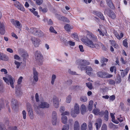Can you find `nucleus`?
<instances>
[{"label": "nucleus", "mask_w": 130, "mask_h": 130, "mask_svg": "<svg viewBox=\"0 0 130 130\" xmlns=\"http://www.w3.org/2000/svg\"><path fill=\"white\" fill-rule=\"evenodd\" d=\"M68 123L69 126L71 125L73 123V120L71 119H69L68 121Z\"/></svg>", "instance_id": "nucleus-60"}, {"label": "nucleus", "mask_w": 130, "mask_h": 130, "mask_svg": "<svg viewBox=\"0 0 130 130\" xmlns=\"http://www.w3.org/2000/svg\"><path fill=\"white\" fill-rule=\"evenodd\" d=\"M97 122L96 123L95 125H96V127L97 129L98 128H100L102 123V120L101 119H98L97 120Z\"/></svg>", "instance_id": "nucleus-22"}, {"label": "nucleus", "mask_w": 130, "mask_h": 130, "mask_svg": "<svg viewBox=\"0 0 130 130\" xmlns=\"http://www.w3.org/2000/svg\"><path fill=\"white\" fill-rule=\"evenodd\" d=\"M79 48L80 52H83L84 51L83 47L82 45H79Z\"/></svg>", "instance_id": "nucleus-61"}, {"label": "nucleus", "mask_w": 130, "mask_h": 130, "mask_svg": "<svg viewBox=\"0 0 130 130\" xmlns=\"http://www.w3.org/2000/svg\"><path fill=\"white\" fill-rule=\"evenodd\" d=\"M93 102L91 100L89 101L88 106V109L90 111L91 110L93 107Z\"/></svg>", "instance_id": "nucleus-28"}, {"label": "nucleus", "mask_w": 130, "mask_h": 130, "mask_svg": "<svg viewBox=\"0 0 130 130\" xmlns=\"http://www.w3.org/2000/svg\"><path fill=\"white\" fill-rule=\"evenodd\" d=\"M123 43V45L124 46L126 47H128L127 45L128 43L127 42V40L126 39H125L124 40Z\"/></svg>", "instance_id": "nucleus-42"}, {"label": "nucleus", "mask_w": 130, "mask_h": 130, "mask_svg": "<svg viewBox=\"0 0 130 130\" xmlns=\"http://www.w3.org/2000/svg\"><path fill=\"white\" fill-rule=\"evenodd\" d=\"M106 1L108 6L111 8L113 9L114 8V6L111 0H106Z\"/></svg>", "instance_id": "nucleus-26"}, {"label": "nucleus", "mask_w": 130, "mask_h": 130, "mask_svg": "<svg viewBox=\"0 0 130 130\" xmlns=\"http://www.w3.org/2000/svg\"><path fill=\"white\" fill-rule=\"evenodd\" d=\"M86 86L89 88L91 89L92 88V84L90 83H86Z\"/></svg>", "instance_id": "nucleus-63"}, {"label": "nucleus", "mask_w": 130, "mask_h": 130, "mask_svg": "<svg viewBox=\"0 0 130 130\" xmlns=\"http://www.w3.org/2000/svg\"><path fill=\"white\" fill-rule=\"evenodd\" d=\"M14 5L15 6L19 9L23 11H25V9L24 7L21 5L18 2H15L14 3Z\"/></svg>", "instance_id": "nucleus-14"}, {"label": "nucleus", "mask_w": 130, "mask_h": 130, "mask_svg": "<svg viewBox=\"0 0 130 130\" xmlns=\"http://www.w3.org/2000/svg\"><path fill=\"white\" fill-rule=\"evenodd\" d=\"M35 56L37 61H39L37 62H39L41 64V63L43 60V58L41 53L39 51H37Z\"/></svg>", "instance_id": "nucleus-8"}, {"label": "nucleus", "mask_w": 130, "mask_h": 130, "mask_svg": "<svg viewBox=\"0 0 130 130\" xmlns=\"http://www.w3.org/2000/svg\"><path fill=\"white\" fill-rule=\"evenodd\" d=\"M69 113L68 111H66L64 112H62L61 114V115L62 116H64V115H69Z\"/></svg>", "instance_id": "nucleus-62"}, {"label": "nucleus", "mask_w": 130, "mask_h": 130, "mask_svg": "<svg viewBox=\"0 0 130 130\" xmlns=\"http://www.w3.org/2000/svg\"><path fill=\"white\" fill-rule=\"evenodd\" d=\"M79 112V105L77 104L76 103L74 105V110L71 111V115L73 117H75L76 116V114H78Z\"/></svg>", "instance_id": "nucleus-3"}, {"label": "nucleus", "mask_w": 130, "mask_h": 130, "mask_svg": "<svg viewBox=\"0 0 130 130\" xmlns=\"http://www.w3.org/2000/svg\"><path fill=\"white\" fill-rule=\"evenodd\" d=\"M47 23L48 25H52L53 24V22L51 19H50L49 20V21H48Z\"/></svg>", "instance_id": "nucleus-64"}, {"label": "nucleus", "mask_w": 130, "mask_h": 130, "mask_svg": "<svg viewBox=\"0 0 130 130\" xmlns=\"http://www.w3.org/2000/svg\"><path fill=\"white\" fill-rule=\"evenodd\" d=\"M117 83H120L121 81V78L120 76L119 75H118L117 77Z\"/></svg>", "instance_id": "nucleus-50"}, {"label": "nucleus", "mask_w": 130, "mask_h": 130, "mask_svg": "<svg viewBox=\"0 0 130 130\" xmlns=\"http://www.w3.org/2000/svg\"><path fill=\"white\" fill-rule=\"evenodd\" d=\"M49 30L51 32H52L55 34H56L57 33V32L54 30L53 27L52 26L50 27Z\"/></svg>", "instance_id": "nucleus-47"}, {"label": "nucleus", "mask_w": 130, "mask_h": 130, "mask_svg": "<svg viewBox=\"0 0 130 130\" xmlns=\"http://www.w3.org/2000/svg\"><path fill=\"white\" fill-rule=\"evenodd\" d=\"M33 73L34 75L33 77L34 80L36 82L38 80V72L36 70L35 68H33Z\"/></svg>", "instance_id": "nucleus-16"}, {"label": "nucleus", "mask_w": 130, "mask_h": 130, "mask_svg": "<svg viewBox=\"0 0 130 130\" xmlns=\"http://www.w3.org/2000/svg\"><path fill=\"white\" fill-rule=\"evenodd\" d=\"M23 79V77L22 76L20 77L18 79V84H20L22 82Z\"/></svg>", "instance_id": "nucleus-59"}, {"label": "nucleus", "mask_w": 130, "mask_h": 130, "mask_svg": "<svg viewBox=\"0 0 130 130\" xmlns=\"http://www.w3.org/2000/svg\"><path fill=\"white\" fill-rule=\"evenodd\" d=\"M39 106L41 108H47L49 107V104L46 102H41V104Z\"/></svg>", "instance_id": "nucleus-20"}, {"label": "nucleus", "mask_w": 130, "mask_h": 130, "mask_svg": "<svg viewBox=\"0 0 130 130\" xmlns=\"http://www.w3.org/2000/svg\"><path fill=\"white\" fill-rule=\"evenodd\" d=\"M10 21L16 27L19 28L21 27V25L18 21L15 20L13 19H11Z\"/></svg>", "instance_id": "nucleus-13"}, {"label": "nucleus", "mask_w": 130, "mask_h": 130, "mask_svg": "<svg viewBox=\"0 0 130 130\" xmlns=\"http://www.w3.org/2000/svg\"><path fill=\"white\" fill-rule=\"evenodd\" d=\"M18 105V102L17 100L12 99L11 100V106L13 109H15L17 107Z\"/></svg>", "instance_id": "nucleus-15"}, {"label": "nucleus", "mask_w": 130, "mask_h": 130, "mask_svg": "<svg viewBox=\"0 0 130 130\" xmlns=\"http://www.w3.org/2000/svg\"><path fill=\"white\" fill-rule=\"evenodd\" d=\"M31 40L32 43L36 47H38L39 45L41 43V41L38 38H36L33 37H32Z\"/></svg>", "instance_id": "nucleus-9"}, {"label": "nucleus", "mask_w": 130, "mask_h": 130, "mask_svg": "<svg viewBox=\"0 0 130 130\" xmlns=\"http://www.w3.org/2000/svg\"><path fill=\"white\" fill-rule=\"evenodd\" d=\"M97 15L102 20H104L105 19L104 18V17L102 14L100 12H97L96 13Z\"/></svg>", "instance_id": "nucleus-31"}, {"label": "nucleus", "mask_w": 130, "mask_h": 130, "mask_svg": "<svg viewBox=\"0 0 130 130\" xmlns=\"http://www.w3.org/2000/svg\"><path fill=\"white\" fill-rule=\"evenodd\" d=\"M28 31L30 32L33 34L35 35V34H36V32L37 31V28H30Z\"/></svg>", "instance_id": "nucleus-30"}, {"label": "nucleus", "mask_w": 130, "mask_h": 130, "mask_svg": "<svg viewBox=\"0 0 130 130\" xmlns=\"http://www.w3.org/2000/svg\"><path fill=\"white\" fill-rule=\"evenodd\" d=\"M62 122L63 124H65L67 121V117L64 116H62L61 118Z\"/></svg>", "instance_id": "nucleus-27"}, {"label": "nucleus", "mask_w": 130, "mask_h": 130, "mask_svg": "<svg viewBox=\"0 0 130 130\" xmlns=\"http://www.w3.org/2000/svg\"><path fill=\"white\" fill-rule=\"evenodd\" d=\"M55 15L56 17L59 20L67 23H69L70 22L67 18L64 16L58 14H56Z\"/></svg>", "instance_id": "nucleus-10"}, {"label": "nucleus", "mask_w": 130, "mask_h": 130, "mask_svg": "<svg viewBox=\"0 0 130 130\" xmlns=\"http://www.w3.org/2000/svg\"><path fill=\"white\" fill-rule=\"evenodd\" d=\"M79 87V86H72L71 87L72 89H77Z\"/></svg>", "instance_id": "nucleus-56"}, {"label": "nucleus", "mask_w": 130, "mask_h": 130, "mask_svg": "<svg viewBox=\"0 0 130 130\" xmlns=\"http://www.w3.org/2000/svg\"><path fill=\"white\" fill-rule=\"evenodd\" d=\"M5 32V28L4 25L3 23L0 24V34L1 35H4Z\"/></svg>", "instance_id": "nucleus-17"}, {"label": "nucleus", "mask_w": 130, "mask_h": 130, "mask_svg": "<svg viewBox=\"0 0 130 130\" xmlns=\"http://www.w3.org/2000/svg\"><path fill=\"white\" fill-rule=\"evenodd\" d=\"M80 111L81 113L82 114H83L86 111V107L84 104H82L80 107Z\"/></svg>", "instance_id": "nucleus-25"}, {"label": "nucleus", "mask_w": 130, "mask_h": 130, "mask_svg": "<svg viewBox=\"0 0 130 130\" xmlns=\"http://www.w3.org/2000/svg\"><path fill=\"white\" fill-rule=\"evenodd\" d=\"M14 63L15 64L17 65V68H19L20 65V63L15 60V61Z\"/></svg>", "instance_id": "nucleus-54"}, {"label": "nucleus", "mask_w": 130, "mask_h": 130, "mask_svg": "<svg viewBox=\"0 0 130 130\" xmlns=\"http://www.w3.org/2000/svg\"><path fill=\"white\" fill-rule=\"evenodd\" d=\"M104 119L107 121L108 119V112L107 110H105L104 112Z\"/></svg>", "instance_id": "nucleus-29"}, {"label": "nucleus", "mask_w": 130, "mask_h": 130, "mask_svg": "<svg viewBox=\"0 0 130 130\" xmlns=\"http://www.w3.org/2000/svg\"><path fill=\"white\" fill-rule=\"evenodd\" d=\"M108 59L103 57L101 59L100 62L102 64L101 65L102 67H104V66H106V64L105 63V62H107L108 61Z\"/></svg>", "instance_id": "nucleus-23"}, {"label": "nucleus", "mask_w": 130, "mask_h": 130, "mask_svg": "<svg viewBox=\"0 0 130 130\" xmlns=\"http://www.w3.org/2000/svg\"><path fill=\"white\" fill-rule=\"evenodd\" d=\"M39 108H40V107L39 106L36 108H35V109L37 114L40 116H41V112L39 109Z\"/></svg>", "instance_id": "nucleus-33"}, {"label": "nucleus", "mask_w": 130, "mask_h": 130, "mask_svg": "<svg viewBox=\"0 0 130 130\" xmlns=\"http://www.w3.org/2000/svg\"><path fill=\"white\" fill-rule=\"evenodd\" d=\"M88 126L90 130H92V123L91 121H90L89 122Z\"/></svg>", "instance_id": "nucleus-48"}, {"label": "nucleus", "mask_w": 130, "mask_h": 130, "mask_svg": "<svg viewBox=\"0 0 130 130\" xmlns=\"http://www.w3.org/2000/svg\"><path fill=\"white\" fill-rule=\"evenodd\" d=\"M129 70V68H126L124 70H120V71H121V75L122 77H123L126 75L128 72Z\"/></svg>", "instance_id": "nucleus-18"}, {"label": "nucleus", "mask_w": 130, "mask_h": 130, "mask_svg": "<svg viewBox=\"0 0 130 130\" xmlns=\"http://www.w3.org/2000/svg\"><path fill=\"white\" fill-rule=\"evenodd\" d=\"M0 128L1 130H6V128L5 125L3 124H0Z\"/></svg>", "instance_id": "nucleus-51"}, {"label": "nucleus", "mask_w": 130, "mask_h": 130, "mask_svg": "<svg viewBox=\"0 0 130 130\" xmlns=\"http://www.w3.org/2000/svg\"><path fill=\"white\" fill-rule=\"evenodd\" d=\"M68 72L69 73L73 75H77L76 74V72H75L71 71L70 69H69L68 70Z\"/></svg>", "instance_id": "nucleus-45"}, {"label": "nucleus", "mask_w": 130, "mask_h": 130, "mask_svg": "<svg viewBox=\"0 0 130 130\" xmlns=\"http://www.w3.org/2000/svg\"><path fill=\"white\" fill-rule=\"evenodd\" d=\"M80 101L82 102H86L87 100V98L85 96H82L80 98Z\"/></svg>", "instance_id": "nucleus-36"}, {"label": "nucleus", "mask_w": 130, "mask_h": 130, "mask_svg": "<svg viewBox=\"0 0 130 130\" xmlns=\"http://www.w3.org/2000/svg\"><path fill=\"white\" fill-rule=\"evenodd\" d=\"M43 2L42 0H36V3L37 5H40L42 4Z\"/></svg>", "instance_id": "nucleus-52"}, {"label": "nucleus", "mask_w": 130, "mask_h": 130, "mask_svg": "<svg viewBox=\"0 0 130 130\" xmlns=\"http://www.w3.org/2000/svg\"><path fill=\"white\" fill-rule=\"evenodd\" d=\"M52 122L53 125H56L57 123V113L55 111H53L52 114Z\"/></svg>", "instance_id": "nucleus-11"}, {"label": "nucleus", "mask_w": 130, "mask_h": 130, "mask_svg": "<svg viewBox=\"0 0 130 130\" xmlns=\"http://www.w3.org/2000/svg\"><path fill=\"white\" fill-rule=\"evenodd\" d=\"M26 112L25 110L23 111L22 112V114L23 115V118L24 119H25L26 118Z\"/></svg>", "instance_id": "nucleus-49"}, {"label": "nucleus", "mask_w": 130, "mask_h": 130, "mask_svg": "<svg viewBox=\"0 0 130 130\" xmlns=\"http://www.w3.org/2000/svg\"><path fill=\"white\" fill-rule=\"evenodd\" d=\"M71 97L70 96H68L67 97L66 102L68 103H70L71 101Z\"/></svg>", "instance_id": "nucleus-46"}, {"label": "nucleus", "mask_w": 130, "mask_h": 130, "mask_svg": "<svg viewBox=\"0 0 130 130\" xmlns=\"http://www.w3.org/2000/svg\"><path fill=\"white\" fill-rule=\"evenodd\" d=\"M109 16L113 19H114L116 17L115 13L112 11H110Z\"/></svg>", "instance_id": "nucleus-32"}, {"label": "nucleus", "mask_w": 130, "mask_h": 130, "mask_svg": "<svg viewBox=\"0 0 130 130\" xmlns=\"http://www.w3.org/2000/svg\"><path fill=\"white\" fill-rule=\"evenodd\" d=\"M56 78V76L54 74H53L52 77L51 83L52 85H53L55 79Z\"/></svg>", "instance_id": "nucleus-37"}, {"label": "nucleus", "mask_w": 130, "mask_h": 130, "mask_svg": "<svg viewBox=\"0 0 130 130\" xmlns=\"http://www.w3.org/2000/svg\"><path fill=\"white\" fill-rule=\"evenodd\" d=\"M38 36H44L43 32L40 30H38Z\"/></svg>", "instance_id": "nucleus-53"}, {"label": "nucleus", "mask_w": 130, "mask_h": 130, "mask_svg": "<svg viewBox=\"0 0 130 130\" xmlns=\"http://www.w3.org/2000/svg\"><path fill=\"white\" fill-rule=\"evenodd\" d=\"M75 63L78 65L81 66L80 67L88 65L90 63L88 61L85 59H79L76 60L75 61Z\"/></svg>", "instance_id": "nucleus-5"}, {"label": "nucleus", "mask_w": 130, "mask_h": 130, "mask_svg": "<svg viewBox=\"0 0 130 130\" xmlns=\"http://www.w3.org/2000/svg\"><path fill=\"white\" fill-rule=\"evenodd\" d=\"M100 110L99 109H95L93 111V112L95 115H98L99 113Z\"/></svg>", "instance_id": "nucleus-44"}, {"label": "nucleus", "mask_w": 130, "mask_h": 130, "mask_svg": "<svg viewBox=\"0 0 130 130\" xmlns=\"http://www.w3.org/2000/svg\"><path fill=\"white\" fill-rule=\"evenodd\" d=\"M80 69L82 71L85 70H86V71H92L93 70L92 68L88 66L85 67H80Z\"/></svg>", "instance_id": "nucleus-21"}, {"label": "nucleus", "mask_w": 130, "mask_h": 130, "mask_svg": "<svg viewBox=\"0 0 130 130\" xmlns=\"http://www.w3.org/2000/svg\"><path fill=\"white\" fill-rule=\"evenodd\" d=\"M53 104L54 106L56 108H58L59 106V100L58 98L55 96L53 98Z\"/></svg>", "instance_id": "nucleus-12"}, {"label": "nucleus", "mask_w": 130, "mask_h": 130, "mask_svg": "<svg viewBox=\"0 0 130 130\" xmlns=\"http://www.w3.org/2000/svg\"><path fill=\"white\" fill-rule=\"evenodd\" d=\"M64 27L66 31H70L71 29L73 28V26H71L70 24H67L65 25Z\"/></svg>", "instance_id": "nucleus-24"}, {"label": "nucleus", "mask_w": 130, "mask_h": 130, "mask_svg": "<svg viewBox=\"0 0 130 130\" xmlns=\"http://www.w3.org/2000/svg\"><path fill=\"white\" fill-rule=\"evenodd\" d=\"M3 79L6 84L8 85H10L12 88H14V84L15 80H13V78L11 75H8L7 77H4Z\"/></svg>", "instance_id": "nucleus-1"}, {"label": "nucleus", "mask_w": 130, "mask_h": 130, "mask_svg": "<svg viewBox=\"0 0 130 130\" xmlns=\"http://www.w3.org/2000/svg\"><path fill=\"white\" fill-rule=\"evenodd\" d=\"M113 70H114V72L115 74L116 73V68L115 66L111 67L110 69V70L111 72H113Z\"/></svg>", "instance_id": "nucleus-43"}, {"label": "nucleus", "mask_w": 130, "mask_h": 130, "mask_svg": "<svg viewBox=\"0 0 130 130\" xmlns=\"http://www.w3.org/2000/svg\"><path fill=\"white\" fill-rule=\"evenodd\" d=\"M7 130H18L17 129V128L16 127H9L7 129Z\"/></svg>", "instance_id": "nucleus-57"}, {"label": "nucleus", "mask_w": 130, "mask_h": 130, "mask_svg": "<svg viewBox=\"0 0 130 130\" xmlns=\"http://www.w3.org/2000/svg\"><path fill=\"white\" fill-rule=\"evenodd\" d=\"M81 40L85 45L92 48L96 47V46L98 45V44H95L93 43L94 41L91 40H88L85 39H82Z\"/></svg>", "instance_id": "nucleus-2"}, {"label": "nucleus", "mask_w": 130, "mask_h": 130, "mask_svg": "<svg viewBox=\"0 0 130 130\" xmlns=\"http://www.w3.org/2000/svg\"><path fill=\"white\" fill-rule=\"evenodd\" d=\"M107 126L105 124H104L102 126L101 130H107Z\"/></svg>", "instance_id": "nucleus-55"}, {"label": "nucleus", "mask_w": 130, "mask_h": 130, "mask_svg": "<svg viewBox=\"0 0 130 130\" xmlns=\"http://www.w3.org/2000/svg\"><path fill=\"white\" fill-rule=\"evenodd\" d=\"M69 124L64 125L63 126L62 130H69Z\"/></svg>", "instance_id": "nucleus-35"}, {"label": "nucleus", "mask_w": 130, "mask_h": 130, "mask_svg": "<svg viewBox=\"0 0 130 130\" xmlns=\"http://www.w3.org/2000/svg\"><path fill=\"white\" fill-rule=\"evenodd\" d=\"M72 37L74 38L75 40L77 41H78V38L76 34H73L72 35Z\"/></svg>", "instance_id": "nucleus-38"}, {"label": "nucleus", "mask_w": 130, "mask_h": 130, "mask_svg": "<svg viewBox=\"0 0 130 130\" xmlns=\"http://www.w3.org/2000/svg\"><path fill=\"white\" fill-rule=\"evenodd\" d=\"M39 9L40 11H41L43 13H45L46 12L47 10V8H44L43 9L41 7H39Z\"/></svg>", "instance_id": "nucleus-41"}, {"label": "nucleus", "mask_w": 130, "mask_h": 130, "mask_svg": "<svg viewBox=\"0 0 130 130\" xmlns=\"http://www.w3.org/2000/svg\"><path fill=\"white\" fill-rule=\"evenodd\" d=\"M87 39L93 41H96L97 40V37L94 35L92 33L88 31L87 35Z\"/></svg>", "instance_id": "nucleus-6"}, {"label": "nucleus", "mask_w": 130, "mask_h": 130, "mask_svg": "<svg viewBox=\"0 0 130 130\" xmlns=\"http://www.w3.org/2000/svg\"><path fill=\"white\" fill-rule=\"evenodd\" d=\"M87 124L85 123H83L81 126V130H86L87 128Z\"/></svg>", "instance_id": "nucleus-34"}, {"label": "nucleus", "mask_w": 130, "mask_h": 130, "mask_svg": "<svg viewBox=\"0 0 130 130\" xmlns=\"http://www.w3.org/2000/svg\"><path fill=\"white\" fill-rule=\"evenodd\" d=\"M113 33L117 39L120 38V36L117 33L116 31L114 30V31Z\"/></svg>", "instance_id": "nucleus-58"}, {"label": "nucleus", "mask_w": 130, "mask_h": 130, "mask_svg": "<svg viewBox=\"0 0 130 130\" xmlns=\"http://www.w3.org/2000/svg\"><path fill=\"white\" fill-rule=\"evenodd\" d=\"M19 52L20 54L24 59H26L27 58L28 56L27 53L23 51V50L21 49H20L19 51Z\"/></svg>", "instance_id": "nucleus-19"}, {"label": "nucleus", "mask_w": 130, "mask_h": 130, "mask_svg": "<svg viewBox=\"0 0 130 130\" xmlns=\"http://www.w3.org/2000/svg\"><path fill=\"white\" fill-rule=\"evenodd\" d=\"M26 109L30 118L31 119H33L34 118V116L32 111V106L29 103L27 104Z\"/></svg>", "instance_id": "nucleus-4"}, {"label": "nucleus", "mask_w": 130, "mask_h": 130, "mask_svg": "<svg viewBox=\"0 0 130 130\" xmlns=\"http://www.w3.org/2000/svg\"><path fill=\"white\" fill-rule=\"evenodd\" d=\"M79 124L77 121H76L74 123V127H79Z\"/></svg>", "instance_id": "nucleus-40"}, {"label": "nucleus", "mask_w": 130, "mask_h": 130, "mask_svg": "<svg viewBox=\"0 0 130 130\" xmlns=\"http://www.w3.org/2000/svg\"><path fill=\"white\" fill-rule=\"evenodd\" d=\"M15 93L17 95L20 96L22 94V92L18 89H16L15 90Z\"/></svg>", "instance_id": "nucleus-39"}, {"label": "nucleus", "mask_w": 130, "mask_h": 130, "mask_svg": "<svg viewBox=\"0 0 130 130\" xmlns=\"http://www.w3.org/2000/svg\"><path fill=\"white\" fill-rule=\"evenodd\" d=\"M97 75L101 78H110L112 76V75L107 73L104 72H99L98 73Z\"/></svg>", "instance_id": "nucleus-7"}]
</instances>
